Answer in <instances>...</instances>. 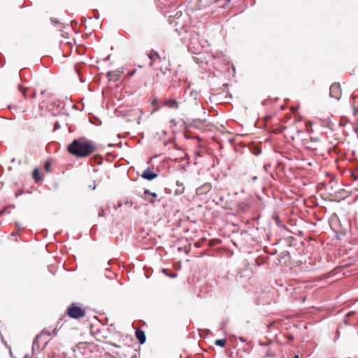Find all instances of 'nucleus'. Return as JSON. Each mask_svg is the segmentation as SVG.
I'll list each match as a JSON object with an SVG mask.
<instances>
[{
	"instance_id": "obj_1",
	"label": "nucleus",
	"mask_w": 358,
	"mask_h": 358,
	"mask_svg": "<svg viewBox=\"0 0 358 358\" xmlns=\"http://www.w3.org/2000/svg\"><path fill=\"white\" fill-rule=\"evenodd\" d=\"M95 150V143L84 137L73 140L67 147V151L78 158L87 157Z\"/></svg>"
},
{
	"instance_id": "obj_2",
	"label": "nucleus",
	"mask_w": 358,
	"mask_h": 358,
	"mask_svg": "<svg viewBox=\"0 0 358 358\" xmlns=\"http://www.w3.org/2000/svg\"><path fill=\"white\" fill-rule=\"evenodd\" d=\"M67 315L72 319H80L85 316V310L76 303H71L67 308Z\"/></svg>"
},
{
	"instance_id": "obj_3",
	"label": "nucleus",
	"mask_w": 358,
	"mask_h": 358,
	"mask_svg": "<svg viewBox=\"0 0 358 358\" xmlns=\"http://www.w3.org/2000/svg\"><path fill=\"white\" fill-rule=\"evenodd\" d=\"M341 88L339 83H334L329 88V96L336 100H339L341 96Z\"/></svg>"
},
{
	"instance_id": "obj_4",
	"label": "nucleus",
	"mask_w": 358,
	"mask_h": 358,
	"mask_svg": "<svg viewBox=\"0 0 358 358\" xmlns=\"http://www.w3.org/2000/svg\"><path fill=\"white\" fill-rule=\"evenodd\" d=\"M158 176V175L155 173L153 171L150 169V168H147L145 170L143 171V172L141 174V177L143 179H145L147 180L151 181L156 178Z\"/></svg>"
},
{
	"instance_id": "obj_5",
	"label": "nucleus",
	"mask_w": 358,
	"mask_h": 358,
	"mask_svg": "<svg viewBox=\"0 0 358 358\" xmlns=\"http://www.w3.org/2000/svg\"><path fill=\"white\" fill-rule=\"evenodd\" d=\"M135 336L140 344H144L146 341V336L145 331L141 329H138L135 331Z\"/></svg>"
},
{
	"instance_id": "obj_6",
	"label": "nucleus",
	"mask_w": 358,
	"mask_h": 358,
	"mask_svg": "<svg viewBox=\"0 0 358 358\" xmlns=\"http://www.w3.org/2000/svg\"><path fill=\"white\" fill-rule=\"evenodd\" d=\"M162 105L168 106L171 108H177L178 106V102L176 99H169L162 101Z\"/></svg>"
},
{
	"instance_id": "obj_7",
	"label": "nucleus",
	"mask_w": 358,
	"mask_h": 358,
	"mask_svg": "<svg viewBox=\"0 0 358 358\" xmlns=\"http://www.w3.org/2000/svg\"><path fill=\"white\" fill-rule=\"evenodd\" d=\"M211 189V184L206 182L203 184L202 186L199 187L196 189V192L198 194H203L208 192Z\"/></svg>"
},
{
	"instance_id": "obj_8",
	"label": "nucleus",
	"mask_w": 358,
	"mask_h": 358,
	"mask_svg": "<svg viewBox=\"0 0 358 358\" xmlns=\"http://www.w3.org/2000/svg\"><path fill=\"white\" fill-rule=\"evenodd\" d=\"M106 77L109 81H117L120 79V75L114 71L107 72Z\"/></svg>"
},
{
	"instance_id": "obj_9",
	"label": "nucleus",
	"mask_w": 358,
	"mask_h": 358,
	"mask_svg": "<svg viewBox=\"0 0 358 358\" xmlns=\"http://www.w3.org/2000/svg\"><path fill=\"white\" fill-rule=\"evenodd\" d=\"M18 88H19L20 91L22 93V94H23L24 98H27V97H29L31 99H35L36 98V92L35 91L33 92V93L31 95L28 96L27 94V88L23 87L21 85H18Z\"/></svg>"
},
{
	"instance_id": "obj_10",
	"label": "nucleus",
	"mask_w": 358,
	"mask_h": 358,
	"mask_svg": "<svg viewBox=\"0 0 358 358\" xmlns=\"http://www.w3.org/2000/svg\"><path fill=\"white\" fill-rule=\"evenodd\" d=\"M162 271L164 275L171 278H175L178 276V273L176 271H171L169 268H163Z\"/></svg>"
},
{
	"instance_id": "obj_11",
	"label": "nucleus",
	"mask_w": 358,
	"mask_h": 358,
	"mask_svg": "<svg viewBox=\"0 0 358 358\" xmlns=\"http://www.w3.org/2000/svg\"><path fill=\"white\" fill-rule=\"evenodd\" d=\"M178 17H177L176 16L173 17L172 15H169L168 22L170 25L173 26V27H176L178 24ZM175 31H178V28H175Z\"/></svg>"
},
{
	"instance_id": "obj_12",
	"label": "nucleus",
	"mask_w": 358,
	"mask_h": 358,
	"mask_svg": "<svg viewBox=\"0 0 358 358\" xmlns=\"http://www.w3.org/2000/svg\"><path fill=\"white\" fill-rule=\"evenodd\" d=\"M32 177L36 182H38L41 180V176L39 170L38 169H35L32 172Z\"/></svg>"
},
{
	"instance_id": "obj_13",
	"label": "nucleus",
	"mask_w": 358,
	"mask_h": 358,
	"mask_svg": "<svg viewBox=\"0 0 358 358\" xmlns=\"http://www.w3.org/2000/svg\"><path fill=\"white\" fill-rule=\"evenodd\" d=\"M355 315V311L348 312L345 316V318L343 320V323L345 325H351L352 324L348 321V318H350L351 316Z\"/></svg>"
},
{
	"instance_id": "obj_14",
	"label": "nucleus",
	"mask_w": 358,
	"mask_h": 358,
	"mask_svg": "<svg viewBox=\"0 0 358 358\" xmlns=\"http://www.w3.org/2000/svg\"><path fill=\"white\" fill-rule=\"evenodd\" d=\"M40 336L39 335H37L34 341H33V343H32V352L33 353H34V352L36 350H38L39 348V345H38V340Z\"/></svg>"
},
{
	"instance_id": "obj_15",
	"label": "nucleus",
	"mask_w": 358,
	"mask_h": 358,
	"mask_svg": "<svg viewBox=\"0 0 358 358\" xmlns=\"http://www.w3.org/2000/svg\"><path fill=\"white\" fill-rule=\"evenodd\" d=\"M226 340L225 339H217L215 341V344L217 346L224 348L225 346Z\"/></svg>"
},
{
	"instance_id": "obj_16",
	"label": "nucleus",
	"mask_w": 358,
	"mask_h": 358,
	"mask_svg": "<svg viewBox=\"0 0 358 358\" xmlns=\"http://www.w3.org/2000/svg\"><path fill=\"white\" fill-rule=\"evenodd\" d=\"M156 57H159V54L155 51L150 52V54L149 55V58L151 60H153Z\"/></svg>"
},
{
	"instance_id": "obj_17",
	"label": "nucleus",
	"mask_w": 358,
	"mask_h": 358,
	"mask_svg": "<svg viewBox=\"0 0 358 358\" xmlns=\"http://www.w3.org/2000/svg\"><path fill=\"white\" fill-rule=\"evenodd\" d=\"M94 159H95L96 162L98 164H101L102 157L100 155H95L94 156Z\"/></svg>"
},
{
	"instance_id": "obj_18",
	"label": "nucleus",
	"mask_w": 358,
	"mask_h": 358,
	"mask_svg": "<svg viewBox=\"0 0 358 358\" xmlns=\"http://www.w3.org/2000/svg\"><path fill=\"white\" fill-rule=\"evenodd\" d=\"M275 354L271 350H268L265 353V357H274Z\"/></svg>"
},
{
	"instance_id": "obj_19",
	"label": "nucleus",
	"mask_w": 358,
	"mask_h": 358,
	"mask_svg": "<svg viewBox=\"0 0 358 358\" xmlns=\"http://www.w3.org/2000/svg\"><path fill=\"white\" fill-rule=\"evenodd\" d=\"M51 163L50 162H46L44 165V169L47 172L50 171V167Z\"/></svg>"
},
{
	"instance_id": "obj_20",
	"label": "nucleus",
	"mask_w": 358,
	"mask_h": 358,
	"mask_svg": "<svg viewBox=\"0 0 358 358\" xmlns=\"http://www.w3.org/2000/svg\"><path fill=\"white\" fill-rule=\"evenodd\" d=\"M151 196H152L153 198H152V199H149L148 201H149V202H150V203H153L155 201V198H156V197H157V193H155V192H152Z\"/></svg>"
},
{
	"instance_id": "obj_21",
	"label": "nucleus",
	"mask_w": 358,
	"mask_h": 358,
	"mask_svg": "<svg viewBox=\"0 0 358 358\" xmlns=\"http://www.w3.org/2000/svg\"><path fill=\"white\" fill-rule=\"evenodd\" d=\"M10 207L15 208V206H14L13 205H12V206H7V207L4 208L3 210H1L0 211V215H3L4 213H6V210H7V208H10Z\"/></svg>"
},
{
	"instance_id": "obj_22",
	"label": "nucleus",
	"mask_w": 358,
	"mask_h": 358,
	"mask_svg": "<svg viewBox=\"0 0 358 358\" xmlns=\"http://www.w3.org/2000/svg\"><path fill=\"white\" fill-rule=\"evenodd\" d=\"M98 215H99V217H103V216H105V210H104V209L100 208Z\"/></svg>"
},
{
	"instance_id": "obj_23",
	"label": "nucleus",
	"mask_w": 358,
	"mask_h": 358,
	"mask_svg": "<svg viewBox=\"0 0 358 358\" xmlns=\"http://www.w3.org/2000/svg\"><path fill=\"white\" fill-rule=\"evenodd\" d=\"M94 17L96 18V19H99V11L97 10H94Z\"/></svg>"
},
{
	"instance_id": "obj_24",
	"label": "nucleus",
	"mask_w": 358,
	"mask_h": 358,
	"mask_svg": "<svg viewBox=\"0 0 358 358\" xmlns=\"http://www.w3.org/2000/svg\"><path fill=\"white\" fill-rule=\"evenodd\" d=\"M160 102V101L156 98H155L152 101V104L153 106H156L158 104V103Z\"/></svg>"
},
{
	"instance_id": "obj_25",
	"label": "nucleus",
	"mask_w": 358,
	"mask_h": 358,
	"mask_svg": "<svg viewBox=\"0 0 358 358\" xmlns=\"http://www.w3.org/2000/svg\"><path fill=\"white\" fill-rule=\"evenodd\" d=\"M92 124L96 125L101 124V121L99 118H96V122H92Z\"/></svg>"
},
{
	"instance_id": "obj_26",
	"label": "nucleus",
	"mask_w": 358,
	"mask_h": 358,
	"mask_svg": "<svg viewBox=\"0 0 358 358\" xmlns=\"http://www.w3.org/2000/svg\"><path fill=\"white\" fill-rule=\"evenodd\" d=\"M152 192L148 189L144 190V195L146 196L147 195H151Z\"/></svg>"
},
{
	"instance_id": "obj_27",
	"label": "nucleus",
	"mask_w": 358,
	"mask_h": 358,
	"mask_svg": "<svg viewBox=\"0 0 358 358\" xmlns=\"http://www.w3.org/2000/svg\"><path fill=\"white\" fill-rule=\"evenodd\" d=\"M89 188L91 189L92 190H94L96 189L95 182H94L93 185H90Z\"/></svg>"
},
{
	"instance_id": "obj_28",
	"label": "nucleus",
	"mask_w": 358,
	"mask_h": 358,
	"mask_svg": "<svg viewBox=\"0 0 358 358\" xmlns=\"http://www.w3.org/2000/svg\"><path fill=\"white\" fill-rule=\"evenodd\" d=\"M15 224L16 227L17 228L18 231L21 229V226L18 222H15Z\"/></svg>"
},
{
	"instance_id": "obj_29",
	"label": "nucleus",
	"mask_w": 358,
	"mask_h": 358,
	"mask_svg": "<svg viewBox=\"0 0 358 358\" xmlns=\"http://www.w3.org/2000/svg\"><path fill=\"white\" fill-rule=\"evenodd\" d=\"M170 123L171 124H173L174 126H176V122L175 120L172 119L171 121H170Z\"/></svg>"
},
{
	"instance_id": "obj_30",
	"label": "nucleus",
	"mask_w": 358,
	"mask_h": 358,
	"mask_svg": "<svg viewBox=\"0 0 358 358\" xmlns=\"http://www.w3.org/2000/svg\"><path fill=\"white\" fill-rule=\"evenodd\" d=\"M124 204H125V205H128V206H129V207H131V206H132V203L129 202V201H126V202L124 203Z\"/></svg>"
},
{
	"instance_id": "obj_31",
	"label": "nucleus",
	"mask_w": 358,
	"mask_h": 358,
	"mask_svg": "<svg viewBox=\"0 0 358 358\" xmlns=\"http://www.w3.org/2000/svg\"><path fill=\"white\" fill-rule=\"evenodd\" d=\"M189 95H190L191 96H194V95H195V94H194V92L193 90L190 91V92H189ZM194 99H195V97H194Z\"/></svg>"
},
{
	"instance_id": "obj_32",
	"label": "nucleus",
	"mask_w": 358,
	"mask_h": 358,
	"mask_svg": "<svg viewBox=\"0 0 358 358\" xmlns=\"http://www.w3.org/2000/svg\"><path fill=\"white\" fill-rule=\"evenodd\" d=\"M184 169H185V168H184L183 165H182V164H180V175H182V170H183Z\"/></svg>"
},
{
	"instance_id": "obj_33",
	"label": "nucleus",
	"mask_w": 358,
	"mask_h": 358,
	"mask_svg": "<svg viewBox=\"0 0 358 358\" xmlns=\"http://www.w3.org/2000/svg\"><path fill=\"white\" fill-rule=\"evenodd\" d=\"M11 235H12V236H15L18 235V231H16V232H14V231H13V232L11 234Z\"/></svg>"
},
{
	"instance_id": "obj_34",
	"label": "nucleus",
	"mask_w": 358,
	"mask_h": 358,
	"mask_svg": "<svg viewBox=\"0 0 358 358\" xmlns=\"http://www.w3.org/2000/svg\"><path fill=\"white\" fill-rule=\"evenodd\" d=\"M20 78H21V79H22V80H24V78H23V76H22V72H21V71L20 72Z\"/></svg>"
},
{
	"instance_id": "obj_35",
	"label": "nucleus",
	"mask_w": 358,
	"mask_h": 358,
	"mask_svg": "<svg viewBox=\"0 0 358 358\" xmlns=\"http://www.w3.org/2000/svg\"><path fill=\"white\" fill-rule=\"evenodd\" d=\"M122 203H119L118 205H117V208H120L122 206Z\"/></svg>"
},
{
	"instance_id": "obj_36",
	"label": "nucleus",
	"mask_w": 358,
	"mask_h": 358,
	"mask_svg": "<svg viewBox=\"0 0 358 358\" xmlns=\"http://www.w3.org/2000/svg\"><path fill=\"white\" fill-rule=\"evenodd\" d=\"M183 160H184V159H183L182 157L180 155V163H181Z\"/></svg>"
},
{
	"instance_id": "obj_37",
	"label": "nucleus",
	"mask_w": 358,
	"mask_h": 358,
	"mask_svg": "<svg viewBox=\"0 0 358 358\" xmlns=\"http://www.w3.org/2000/svg\"><path fill=\"white\" fill-rule=\"evenodd\" d=\"M176 185H177V186H179V180H177V181L176 182Z\"/></svg>"
},
{
	"instance_id": "obj_38",
	"label": "nucleus",
	"mask_w": 358,
	"mask_h": 358,
	"mask_svg": "<svg viewBox=\"0 0 358 358\" xmlns=\"http://www.w3.org/2000/svg\"><path fill=\"white\" fill-rule=\"evenodd\" d=\"M15 158H13V159H11V162H12V163L15 162Z\"/></svg>"
},
{
	"instance_id": "obj_39",
	"label": "nucleus",
	"mask_w": 358,
	"mask_h": 358,
	"mask_svg": "<svg viewBox=\"0 0 358 358\" xmlns=\"http://www.w3.org/2000/svg\"><path fill=\"white\" fill-rule=\"evenodd\" d=\"M294 358H299V355H295Z\"/></svg>"
},
{
	"instance_id": "obj_40",
	"label": "nucleus",
	"mask_w": 358,
	"mask_h": 358,
	"mask_svg": "<svg viewBox=\"0 0 358 358\" xmlns=\"http://www.w3.org/2000/svg\"><path fill=\"white\" fill-rule=\"evenodd\" d=\"M256 179H257L256 176L253 177V178H252L253 180H255Z\"/></svg>"
},
{
	"instance_id": "obj_41",
	"label": "nucleus",
	"mask_w": 358,
	"mask_h": 358,
	"mask_svg": "<svg viewBox=\"0 0 358 358\" xmlns=\"http://www.w3.org/2000/svg\"><path fill=\"white\" fill-rule=\"evenodd\" d=\"M108 146H109V147L113 146V144H110H110H108Z\"/></svg>"
},
{
	"instance_id": "obj_42",
	"label": "nucleus",
	"mask_w": 358,
	"mask_h": 358,
	"mask_svg": "<svg viewBox=\"0 0 358 358\" xmlns=\"http://www.w3.org/2000/svg\"><path fill=\"white\" fill-rule=\"evenodd\" d=\"M240 340H241V341H244L243 338H242L241 337L240 338Z\"/></svg>"
},
{
	"instance_id": "obj_43",
	"label": "nucleus",
	"mask_w": 358,
	"mask_h": 358,
	"mask_svg": "<svg viewBox=\"0 0 358 358\" xmlns=\"http://www.w3.org/2000/svg\"><path fill=\"white\" fill-rule=\"evenodd\" d=\"M150 66H152V62L150 63Z\"/></svg>"
},
{
	"instance_id": "obj_44",
	"label": "nucleus",
	"mask_w": 358,
	"mask_h": 358,
	"mask_svg": "<svg viewBox=\"0 0 358 358\" xmlns=\"http://www.w3.org/2000/svg\"><path fill=\"white\" fill-rule=\"evenodd\" d=\"M187 93V90H185V94H186Z\"/></svg>"
},
{
	"instance_id": "obj_45",
	"label": "nucleus",
	"mask_w": 358,
	"mask_h": 358,
	"mask_svg": "<svg viewBox=\"0 0 358 358\" xmlns=\"http://www.w3.org/2000/svg\"><path fill=\"white\" fill-rule=\"evenodd\" d=\"M45 93V91L41 92V94H43Z\"/></svg>"
},
{
	"instance_id": "obj_46",
	"label": "nucleus",
	"mask_w": 358,
	"mask_h": 358,
	"mask_svg": "<svg viewBox=\"0 0 358 358\" xmlns=\"http://www.w3.org/2000/svg\"><path fill=\"white\" fill-rule=\"evenodd\" d=\"M260 345H266L261 343Z\"/></svg>"
}]
</instances>
